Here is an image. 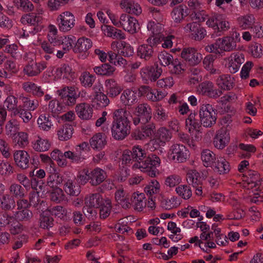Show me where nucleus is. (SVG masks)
<instances>
[{"mask_svg": "<svg viewBox=\"0 0 263 263\" xmlns=\"http://www.w3.org/2000/svg\"><path fill=\"white\" fill-rule=\"evenodd\" d=\"M130 151L135 162L134 167L140 169L151 177L156 176L158 174L157 168L160 164V159L157 155L151 154L147 156L145 151L139 145L134 146Z\"/></svg>", "mask_w": 263, "mask_h": 263, "instance_id": "1", "label": "nucleus"}, {"mask_svg": "<svg viewBox=\"0 0 263 263\" xmlns=\"http://www.w3.org/2000/svg\"><path fill=\"white\" fill-rule=\"evenodd\" d=\"M129 115V111L125 108L114 111L111 127V136L114 139L123 140L130 134L131 124Z\"/></svg>", "mask_w": 263, "mask_h": 263, "instance_id": "2", "label": "nucleus"}, {"mask_svg": "<svg viewBox=\"0 0 263 263\" xmlns=\"http://www.w3.org/2000/svg\"><path fill=\"white\" fill-rule=\"evenodd\" d=\"M59 101L52 100L49 104V108L55 114L60 113L64 110L65 106H72L76 103V100L80 97L74 87L66 86L57 91Z\"/></svg>", "mask_w": 263, "mask_h": 263, "instance_id": "3", "label": "nucleus"}, {"mask_svg": "<svg viewBox=\"0 0 263 263\" xmlns=\"http://www.w3.org/2000/svg\"><path fill=\"white\" fill-rule=\"evenodd\" d=\"M199 117L202 125L205 127H211L216 123L217 111L212 105L203 104L200 106Z\"/></svg>", "mask_w": 263, "mask_h": 263, "instance_id": "4", "label": "nucleus"}, {"mask_svg": "<svg viewBox=\"0 0 263 263\" xmlns=\"http://www.w3.org/2000/svg\"><path fill=\"white\" fill-rule=\"evenodd\" d=\"M22 24H28L31 26L29 32L32 34H35L43 28V17L39 14L31 13L24 15L21 18Z\"/></svg>", "mask_w": 263, "mask_h": 263, "instance_id": "5", "label": "nucleus"}, {"mask_svg": "<svg viewBox=\"0 0 263 263\" xmlns=\"http://www.w3.org/2000/svg\"><path fill=\"white\" fill-rule=\"evenodd\" d=\"M57 24L60 31L67 32L75 25V17L69 11H64L59 14L56 19Z\"/></svg>", "mask_w": 263, "mask_h": 263, "instance_id": "6", "label": "nucleus"}, {"mask_svg": "<svg viewBox=\"0 0 263 263\" xmlns=\"http://www.w3.org/2000/svg\"><path fill=\"white\" fill-rule=\"evenodd\" d=\"M136 117L133 118V123L137 125L139 123L146 124L152 118V109L147 104H140L135 108Z\"/></svg>", "mask_w": 263, "mask_h": 263, "instance_id": "7", "label": "nucleus"}, {"mask_svg": "<svg viewBox=\"0 0 263 263\" xmlns=\"http://www.w3.org/2000/svg\"><path fill=\"white\" fill-rule=\"evenodd\" d=\"M162 73V68L155 64L154 66H146L141 69L140 75L142 81L146 84L149 82H155Z\"/></svg>", "mask_w": 263, "mask_h": 263, "instance_id": "8", "label": "nucleus"}, {"mask_svg": "<svg viewBox=\"0 0 263 263\" xmlns=\"http://www.w3.org/2000/svg\"><path fill=\"white\" fill-rule=\"evenodd\" d=\"M189 151L185 146L180 144H174L171 146L169 151L170 159L176 162H185L189 156Z\"/></svg>", "mask_w": 263, "mask_h": 263, "instance_id": "9", "label": "nucleus"}, {"mask_svg": "<svg viewBox=\"0 0 263 263\" xmlns=\"http://www.w3.org/2000/svg\"><path fill=\"white\" fill-rule=\"evenodd\" d=\"M198 91L202 95L213 99H216L222 94L221 90L216 88L213 83L209 81L200 84Z\"/></svg>", "mask_w": 263, "mask_h": 263, "instance_id": "10", "label": "nucleus"}, {"mask_svg": "<svg viewBox=\"0 0 263 263\" xmlns=\"http://www.w3.org/2000/svg\"><path fill=\"white\" fill-rule=\"evenodd\" d=\"M181 57L190 65L198 64L202 60L200 53L194 48H184L181 52Z\"/></svg>", "mask_w": 263, "mask_h": 263, "instance_id": "11", "label": "nucleus"}, {"mask_svg": "<svg viewBox=\"0 0 263 263\" xmlns=\"http://www.w3.org/2000/svg\"><path fill=\"white\" fill-rule=\"evenodd\" d=\"M184 29L191 33L190 36L192 39L197 41L202 40L206 35L205 29L196 22L187 24L184 27Z\"/></svg>", "mask_w": 263, "mask_h": 263, "instance_id": "12", "label": "nucleus"}, {"mask_svg": "<svg viewBox=\"0 0 263 263\" xmlns=\"http://www.w3.org/2000/svg\"><path fill=\"white\" fill-rule=\"evenodd\" d=\"M186 180L189 184L196 189V194L200 196L202 194V184L203 178L196 170H192L188 171L186 174Z\"/></svg>", "mask_w": 263, "mask_h": 263, "instance_id": "13", "label": "nucleus"}, {"mask_svg": "<svg viewBox=\"0 0 263 263\" xmlns=\"http://www.w3.org/2000/svg\"><path fill=\"white\" fill-rule=\"evenodd\" d=\"M47 64L45 61L36 63L32 60L24 66L23 72L28 77L36 76L47 67Z\"/></svg>", "mask_w": 263, "mask_h": 263, "instance_id": "14", "label": "nucleus"}, {"mask_svg": "<svg viewBox=\"0 0 263 263\" xmlns=\"http://www.w3.org/2000/svg\"><path fill=\"white\" fill-rule=\"evenodd\" d=\"M63 190L71 196H78L81 193V186L75 177L67 176L65 177Z\"/></svg>", "mask_w": 263, "mask_h": 263, "instance_id": "15", "label": "nucleus"}, {"mask_svg": "<svg viewBox=\"0 0 263 263\" xmlns=\"http://www.w3.org/2000/svg\"><path fill=\"white\" fill-rule=\"evenodd\" d=\"M121 25L124 30L134 34L137 31L139 28V25L137 20L134 17L130 16L129 14H122L120 16Z\"/></svg>", "mask_w": 263, "mask_h": 263, "instance_id": "16", "label": "nucleus"}, {"mask_svg": "<svg viewBox=\"0 0 263 263\" xmlns=\"http://www.w3.org/2000/svg\"><path fill=\"white\" fill-rule=\"evenodd\" d=\"M197 114L194 112H191L189 115L185 120L186 128L188 129L189 132L193 135L194 132H196V134L199 135L201 133L200 129L201 127V123L197 119Z\"/></svg>", "mask_w": 263, "mask_h": 263, "instance_id": "17", "label": "nucleus"}, {"mask_svg": "<svg viewBox=\"0 0 263 263\" xmlns=\"http://www.w3.org/2000/svg\"><path fill=\"white\" fill-rule=\"evenodd\" d=\"M78 116L82 120H88L91 119L93 115V107L86 103L78 104L75 107Z\"/></svg>", "mask_w": 263, "mask_h": 263, "instance_id": "18", "label": "nucleus"}, {"mask_svg": "<svg viewBox=\"0 0 263 263\" xmlns=\"http://www.w3.org/2000/svg\"><path fill=\"white\" fill-rule=\"evenodd\" d=\"M229 134L227 129L221 128L217 132L214 139L213 144L217 148L222 149L229 143Z\"/></svg>", "mask_w": 263, "mask_h": 263, "instance_id": "19", "label": "nucleus"}, {"mask_svg": "<svg viewBox=\"0 0 263 263\" xmlns=\"http://www.w3.org/2000/svg\"><path fill=\"white\" fill-rule=\"evenodd\" d=\"M14 161L18 167L25 170L30 165V156L28 153L22 150L17 151L13 155Z\"/></svg>", "mask_w": 263, "mask_h": 263, "instance_id": "20", "label": "nucleus"}, {"mask_svg": "<svg viewBox=\"0 0 263 263\" xmlns=\"http://www.w3.org/2000/svg\"><path fill=\"white\" fill-rule=\"evenodd\" d=\"M105 86L107 95L112 98L117 97L123 90L121 84L114 79H107L105 81Z\"/></svg>", "mask_w": 263, "mask_h": 263, "instance_id": "21", "label": "nucleus"}, {"mask_svg": "<svg viewBox=\"0 0 263 263\" xmlns=\"http://www.w3.org/2000/svg\"><path fill=\"white\" fill-rule=\"evenodd\" d=\"M89 177L90 180L89 183L91 185L97 186L102 183L106 178V173L102 169L97 167L89 171Z\"/></svg>", "mask_w": 263, "mask_h": 263, "instance_id": "22", "label": "nucleus"}, {"mask_svg": "<svg viewBox=\"0 0 263 263\" xmlns=\"http://www.w3.org/2000/svg\"><path fill=\"white\" fill-rule=\"evenodd\" d=\"M16 206L14 198L8 194H0V209L2 211H12Z\"/></svg>", "mask_w": 263, "mask_h": 263, "instance_id": "23", "label": "nucleus"}, {"mask_svg": "<svg viewBox=\"0 0 263 263\" xmlns=\"http://www.w3.org/2000/svg\"><path fill=\"white\" fill-rule=\"evenodd\" d=\"M89 144L93 149H102L107 144L106 137L102 133H97L90 139Z\"/></svg>", "mask_w": 263, "mask_h": 263, "instance_id": "24", "label": "nucleus"}, {"mask_svg": "<svg viewBox=\"0 0 263 263\" xmlns=\"http://www.w3.org/2000/svg\"><path fill=\"white\" fill-rule=\"evenodd\" d=\"M120 6L129 14L138 15L142 12L140 5L133 0H122L120 3Z\"/></svg>", "mask_w": 263, "mask_h": 263, "instance_id": "25", "label": "nucleus"}, {"mask_svg": "<svg viewBox=\"0 0 263 263\" xmlns=\"http://www.w3.org/2000/svg\"><path fill=\"white\" fill-rule=\"evenodd\" d=\"M218 39L220 50L221 51V53H223L224 52L232 51L236 49V41H235L234 37L227 36Z\"/></svg>", "mask_w": 263, "mask_h": 263, "instance_id": "26", "label": "nucleus"}, {"mask_svg": "<svg viewBox=\"0 0 263 263\" xmlns=\"http://www.w3.org/2000/svg\"><path fill=\"white\" fill-rule=\"evenodd\" d=\"M216 82L221 89L230 90L233 87L234 80L229 74H221L217 77Z\"/></svg>", "mask_w": 263, "mask_h": 263, "instance_id": "27", "label": "nucleus"}, {"mask_svg": "<svg viewBox=\"0 0 263 263\" xmlns=\"http://www.w3.org/2000/svg\"><path fill=\"white\" fill-rule=\"evenodd\" d=\"M92 46L90 39L85 37L79 38L73 48L75 53H87Z\"/></svg>", "mask_w": 263, "mask_h": 263, "instance_id": "28", "label": "nucleus"}, {"mask_svg": "<svg viewBox=\"0 0 263 263\" xmlns=\"http://www.w3.org/2000/svg\"><path fill=\"white\" fill-rule=\"evenodd\" d=\"M120 101L125 106H132L137 102V92L131 89L123 90L120 96Z\"/></svg>", "mask_w": 263, "mask_h": 263, "instance_id": "29", "label": "nucleus"}, {"mask_svg": "<svg viewBox=\"0 0 263 263\" xmlns=\"http://www.w3.org/2000/svg\"><path fill=\"white\" fill-rule=\"evenodd\" d=\"M188 8L186 6L180 5L175 7L171 12L172 18L176 23H180L188 15Z\"/></svg>", "mask_w": 263, "mask_h": 263, "instance_id": "30", "label": "nucleus"}, {"mask_svg": "<svg viewBox=\"0 0 263 263\" xmlns=\"http://www.w3.org/2000/svg\"><path fill=\"white\" fill-rule=\"evenodd\" d=\"M212 167H213L214 171L219 174H227L230 170L229 163L225 158L222 157L216 158Z\"/></svg>", "mask_w": 263, "mask_h": 263, "instance_id": "31", "label": "nucleus"}, {"mask_svg": "<svg viewBox=\"0 0 263 263\" xmlns=\"http://www.w3.org/2000/svg\"><path fill=\"white\" fill-rule=\"evenodd\" d=\"M154 49L150 45L143 44L139 45L137 49V55L141 59L149 61L153 57Z\"/></svg>", "mask_w": 263, "mask_h": 263, "instance_id": "32", "label": "nucleus"}, {"mask_svg": "<svg viewBox=\"0 0 263 263\" xmlns=\"http://www.w3.org/2000/svg\"><path fill=\"white\" fill-rule=\"evenodd\" d=\"M229 63V69L230 72L235 73L239 69L241 64L245 62L244 55L242 53L233 54Z\"/></svg>", "mask_w": 263, "mask_h": 263, "instance_id": "33", "label": "nucleus"}, {"mask_svg": "<svg viewBox=\"0 0 263 263\" xmlns=\"http://www.w3.org/2000/svg\"><path fill=\"white\" fill-rule=\"evenodd\" d=\"M22 87L27 92L32 93L34 96L39 98L44 96V91L40 86H37L32 82H26L23 83Z\"/></svg>", "mask_w": 263, "mask_h": 263, "instance_id": "34", "label": "nucleus"}, {"mask_svg": "<svg viewBox=\"0 0 263 263\" xmlns=\"http://www.w3.org/2000/svg\"><path fill=\"white\" fill-rule=\"evenodd\" d=\"M31 144L33 149L39 152L48 151L51 146L50 143L47 139L42 138L40 136L37 137L35 139L33 140Z\"/></svg>", "mask_w": 263, "mask_h": 263, "instance_id": "35", "label": "nucleus"}, {"mask_svg": "<svg viewBox=\"0 0 263 263\" xmlns=\"http://www.w3.org/2000/svg\"><path fill=\"white\" fill-rule=\"evenodd\" d=\"M145 198L144 193H134L131 197V204L135 210L141 211L146 206Z\"/></svg>", "mask_w": 263, "mask_h": 263, "instance_id": "36", "label": "nucleus"}, {"mask_svg": "<svg viewBox=\"0 0 263 263\" xmlns=\"http://www.w3.org/2000/svg\"><path fill=\"white\" fill-rule=\"evenodd\" d=\"M237 24L242 29H247L252 28L255 23V18L253 15L240 16L237 18Z\"/></svg>", "mask_w": 263, "mask_h": 263, "instance_id": "37", "label": "nucleus"}, {"mask_svg": "<svg viewBox=\"0 0 263 263\" xmlns=\"http://www.w3.org/2000/svg\"><path fill=\"white\" fill-rule=\"evenodd\" d=\"M73 128L69 124H65L57 131L58 139L61 141H66L71 138Z\"/></svg>", "mask_w": 263, "mask_h": 263, "instance_id": "38", "label": "nucleus"}, {"mask_svg": "<svg viewBox=\"0 0 263 263\" xmlns=\"http://www.w3.org/2000/svg\"><path fill=\"white\" fill-rule=\"evenodd\" d=\"M201 158L205 167H212L216 160L215 154L209 149H204L201 154Z\"/></svg>", "mask_w": 263, "mask_h": 263, "instance_id": "39", "label": "nucleus"}, {"mask_svg": "<svg viewBox=\"0 0 263 263\" xmlns=\"http://www.w3.org/2000/svg\"><path fill=\"white\" fill-rule=\"evenodd\" d=\"M115 69L116 68L114 66L107 63L102 64L101 66H95L93 68L94 72L100 76H111Z\"/></svg>", "mask_w": 263, "mask_h": 263, "instance_id": "40", "label": "nucleus"}, {"mask_svg": "<svg viewBox=\"0 0 263 263\" xmlns=\"http://www.w3.org/2000/svg\"><path fill=\"white\" fill-rule=\"evenodd\" d=\"M85 204L89 206L98 208L102 205V198L98 194H93L85 198Z\"/></svg>", "mask_w": 263, "mask_h": 263, "instance_id": "41", "label": "nucleus"}, {"mask_svg": "<svg viewBox=\"0 0 263 263\" xmlns=\"http://www.w3.org/2000/svg\"><path fill=\"white\" fill-rule=\"evenodd\" d=\"M64 156L66 158L69 159L72 163H80L85 159V157L80 151H68L64 153Z\"/></svg>", "mask_w": 263, "mask_h": 263, "instance_id": "42", "label": "nucleus"}, {"mask_svg": "<svg viewBox=\"0 0 263 263\" xmlns=\"http://www.w3.org/2000/svg\"><path fill=\"white\" fill-rule=\"evenodd\" d=\"M9 191V195L13 198H22L25 196V189L21 185L16 183H13L10 185Z\"/></svg>", "mask_w": 263, "mask_h": 263, "instance_id": "43", "label": "nucleus"}, {"mask_svg": "<svg viewBox=\"0 0 263 263\" xmlns=\"http://www.w3.org/2000/svg\"><path fill=\"white\" fill-rule=\"evenodd\" d=\"M37 124L41 129L48 131L52 126L49 114H41L37 120Z\"/></svg>", "mask_w": 263, "mask_h": 263, "instance_id": "44", "label": "nucleus"}, {"mask_svg": "<svg viewBox=\"0 0 263 263\" xmlns=\"http://www.w3.org/2000/svg\"><path fill=\"white\" fill-rule=\"evenodd\" d=\"M8 212H0V227H5L8 225H12L13 222L15 221L14 216Z\"/></svg>", "mask_w": 263, "mask_h": 263, "instance_id": "45", "label": "nucleus"}, {"mask_svg": "<svg viewBox=\"0 0 263 263\" xmlns=\"http://www.w3.org/2000/svg\"><path fill=\"white\" fill-rule=\"evenodd\" d=\"M160 191V185L158 181L152 179L144 188V192L147 196H152L153 194H158Z\"/></svg>", "mask_w": 263, "mask_h": 263, "instance_id": "46", "label": "nucleus"}, {"mask_svg": "<svg viewBox=\"0 0 263 263\" xmlns=\"http://www.w3.org/2000/svg\"><path fill=\"white\" fill-rule=\"evenodd\" d=\"M67 176H61L59 173H54L50 175L48 179L47 183L52 187H58L61 184H64L65 177Z\"/></svg>", "mask_w": 263, "mask_h": 263, "instance_id": "47", "label": "nucleus"}, {"mask_svg": "<svg viewBox=\"0 0 263 263\" xmlns=\"http://www.w3.org/2000/svg\"><path fill=\"white\" fill-rule=\"evenodd\" d=\"M108 54L109 61L115 65L124 67L127 64V61L118 53H115L111 51L108 52Z\"/></svg>", "mask_w": 263, "mask_h": 263, "instance_id": "48", "label": "nucleus"}, {"mask_svg": "<svg viewBox=\"0 0 263 263\" xmlns=\"http://www.w3.org/2000/svg\"><path fill=\"white\" fill-rule=\"evenodd\" d=\"M120 49L118 50V53L124 57H132L134 54V48L128 43L124 41L120 42Z\"/></svg>", "mask_w": 263, "mask_h": 263, "instance_id": "49", "label": "nucleus"}, {"mask_svg": "<svg viewBox=\"0 0 263 263\" xmlns=\"http://www.w3.org/2000/svg\"><path fill=\"white\" fill-rule=\"evenodd\" d=\"M33 214L32 212L29 209H23L17 210L14 214L15 220L18 221H28L32 217Z\"/></svg>", "mask_w": 263, "mask_h": 263, "instance_id": "50", "label": "nucleus"}, {"mask_svg": "<svg viewBox=\"0 0 263 263\" xmlns=\"http://www.w3.org/2000/svg\"><path fill=\"white\" fill-rule=\"evenodd\" d=\"M106 32L108 36L111 37L112 39H117L119 40L124 39L125 36L124 33L117 28H116L111 26H105Z\"/></svg>", "mask_w": 263, "mask_h": 263, "instance_id": "51", "label": "nucleus"}, {"mask_svg": "<svg viewBox=\"0 0 263 263\" xmlns=\"http://www.w3.org/2000/svg\"><path fill=\"white\" fill-rule=\"evenodd\" d=\"M95 80V76L90 74L87 71L83 72L80 77L82 85L85 87H91Z\"/></svg>", "mask_w": 263, "mask_h": 263, "instance_id": "52", "label": "nucleus"}, {"mask_svg": "<svg viewBox=\"0 0 263 263\" xmlns=\"http://www.w3.org/2000/svg\"><path fill=\"white\" fill-rule=\"evenodd\" d=\"M15 5L24 12H30L34 10V6L29 0H14Z\"/></svg>", "mask_w": 263, "mask_h": 263, "instance_id": "53", "label": "nucleus"}, {"mask_svg": "<svg viewBox=\"0 0 263 263\" xmlns=\"http://www.w3.org/2000/svg\"><path fill=\"white\" fill-rule=\"evenodd\" d=\"M48 210L51 215L60 218L61 219H64L66 217L67 210L62 206H53L49 208Z\"/></svg>", "mask_w": 263, "mask_h": 263, "instance_id": "54", "label": "nucleus"}, {"mask_svg": "<svg viewBox=\"0 0 263 263\" xmlns=\"http://www.w3.org/2000/svg\"><path fill=\"white\" fill-rule=\"evenodd\" d=\"M180 204L177 197L173 196L171 198L164 199L161 201V205L166 210L177 208Z\"/></svg>", "mask_w": 263, "mask_h": 263, "instance_id": "55", "label": "nucleus"}, {"mask_svg": "<svg viewBox=\"0 0 263 263\" xmlns=\"http://www.w3.org/2000/svg\"><path fill=\"white\" fill-rule=\"evenodd\" d=\"M187 5L189 8L193 11L195 15L197 16V18H199V17L198 16L199 12L203 11L202 0H189Z\"/></svg>", "mask_w": 263, "mask_h": 263, "instance_id": "56", "label": "nucleus"}, {"mask_svg": "<svg viewBox=\"0 0 263 263\" xmlns=\"http://www.w3.org/2000/svg\"><path fill=\"white\" fill-rule=\"evenodd\" d=\"M177 193L184 199H189L192 195L191 187L187 185H180L176 188Z\"/></svg>", "mask_w": 263, "mask_h": 263, "instance_id": "57", "label": "nucleus"}, {"mask_svg": "<svg viewBox=\"0 0 263 263\" xmlns=\"http://www.w3.org/2000/svg\"><path fill=\"white\" fill-rule=\"evenodd\" d=\"M158 57L160 64L163 66L171 65L175 60L172 54L164 51L161 52Z\"/></svg>", "mask_w": 263, "mask_h": 263, "instance_id": "58", "label": "nucleus"}, {"mask_svg": "<svg viewBox=\"0 0 263 263\" xmlns=\"http://www.w3.org/2000/svg\"><path fill=\"white\" fill-rule=\"evenodd\" d=\"M170 68L172 73L179 74L185 70V65L178 59H175L171 64Z\"/></svg>", "mask_w": 263, "mask_h": 263, "instance_id": "59", "label": "nucleus"}, {"mask_svg": "<svg viewBox=\"0 0 263 263\" xmlns=\"http://www.w3.org/2000/svg\"><path fill=\"white\" fill-rule=\"evenodd\" d=\"M16 179L25 188L29 187L31 184L32 188L35 189V179L32 180L30 182L29 179L26 175L23 174H18L16 175Z\"/></svg>", "mask_w": 263, "mask_h": 263, "instance_id": "60", "label": "nucleus"}, {"mask_svg": "<svg viewBox=\"0 0 263 263\" xmlns=\"http://www.w3.org/2000/svg\"><path fill=\"white\" fill-rule=\"evenodd\" d=\"M154 118L159 122H163L168 119V112L162 106H157L154 113Z\"/></svg>", "mask_w": 263, "mask_h": 263, "instance_id": "61", "label": "nucleus"}, {"mask_svg": "<svg viewBox=\"0 0 263 263\" xmlns=\"http://www.w3.org/2000/svg\"><path fill=\"white\" fill-rule=\"evenodd\" d=\"M54 225V220L52 217L42 214L40 218V226L44 229H49Z\"/></svg>", "mask_w": 263, "mask_h": 263, "instance_id": "62", "label": "nucleus"}, {"mask_svg": "<svg viewBox=\"0 0 263 263\" xmlns=\"http://www.w3.org/2000/svg\"><path fill=\"white\" fill-rule=\"evenodd\" d=\"M14 114L15 116H17L21 118L25 123H28L32 117L30 112L20 107L15 109L14 111Z\"/></svg>", "mask_w": 263, "mask_h": 263, "instance_id": "63", "label": "nucleus"}, {"mask_svg": "<svg viewBox=\"0 0 263 263\" xmlns=\"http://www.w3.org/2000/svg\"><path fill=\"white\" fill-rule=\"evenodd\" d=\"M50 197L52 201L60 203L64 200L65 195L63 190L59 187H57L50 193Z\"/></svg>", "mask_w": 263, "mask_h": 263, "instance_id": "64", "label": "nucleus"}]
</instances>
